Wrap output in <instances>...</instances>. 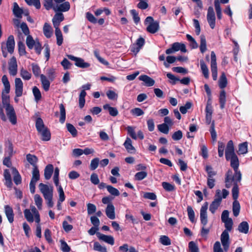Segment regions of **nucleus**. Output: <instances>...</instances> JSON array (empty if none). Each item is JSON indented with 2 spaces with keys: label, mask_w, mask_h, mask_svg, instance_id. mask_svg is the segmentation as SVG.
I'll use <instances>...</instances> for the list:
<instances>
[{
  "label": "nucleus",
  "mask_w": 252,
  "mask_h": 252,
  "mask_svg": "<svg viewBox=\"0 0 252 252\" xmlns=\"http://www.w3.org/2000/svg\"><path fill=\"white\" fill-rule=\"evenodd\" d=\"M211 71L212 74V77L214 80H217L218 77V70H217V65L216 62V56L215 52L214 51H212L211 54Z\"/></svg>",
  "instance_id": "obj_10"
},
{
  "label": "nucleus",
  "mask_w": 252,
  "mask_h": 252,
  "mask_svg": "<svg viewBox=\"0 0 252 252\" xmlns=\"http://www.w3.org/2000/svg\"><path fill=\"white\" fill-rule=\"evenodd\" d=\"M26 158L28 161L33 166V168L37 167L36 163L38 159L35 156L29 154L27 155Z\"/></svg>",
  "instance_id": "obj_32"
},
{
  "label": "nucleus",
  "mask_w": 252,
  "mask_h": 252,
  "mask_svg": "<svg viewBox=\"0 0 252 252\" xmlns=\"http://www.w3.org/2000/svg\"><path fill=\"white\" fill-rule=\"evenodd\" d=\"M55 35L57 38V44L58 45L61 46L63 42V37L60 29H55Z\"/></svg>",
  "instance_id": "obj_34"
},
{
  "label": "nucleus",
  "mask_w": 252,
  "mask_h": 252,
  "mask_svg": "<svg viewBox=\"0 0 252 252\" xmlns=\"http://www.w3.org/2000/svg\"><path fill=\"white\" fill-rule=\"evenodd\" d=\"M86 95V93L84 90H82L79 95V105L80 108H82L85 105V97Z\"/></svg>",
  "instance_id": "obj_38"
},
{
  "label": "nucleus",
  "mask_w": 252,
  "mask_h": 252,
  "mask_svg": "<svg viewBox=\"0 0 252 252\" xmlns=\"http://www.w3.org/2000/svg\"><path fill=\"white\" fill-rule=\"evenodd\" d=\"M160 242L163 245L168 246L171 244V241L168 237L163 235L161 236L159 239Z\"/></svg>",
  "instance_id": "obj_59"
},
{
  "label": "nucleus",
  "mask_w": 252,
  "mask_h": 252,
  "mask_svg": "<svg viewBox=\"0 0 252 252\" xmlns=\"http://www.w3.org/2000/svg\"><path fill=\"white\" fill-rule=\"evenodd\" d=\"M35 127L38 132L41 135V139L44 141H48L51 139V133L49 129L45 126L43 121L41 118L36 120Z\"/></svg>",
  "instance_id": "obj_6"
},
{
  "label": "nucleus",
  "mask_w": 252,
  "mask_h": 252,
  "mask_svg": "<svg viewBox=\"0 0 252 252\" xmlns=\"http://www.w3.org/2000/svg\"><path fill=\"white\" fill-rule=\"evenodd\" d=\"M59 172L60 170L58 167H56L54 170V174L53 177L54 182L56 187L59 185Z\"/></svg>",
  "instance_id": "obj_48"
},
{
  "label": "nucleus",
  "mask_w": 252,
  "mask_h": 252,
  "mask_svg": "<svg viewBox=\"0 0 252 252\" xmlns=\"http://www.w3.org/2000/svg\"><path fill=\"white\" fill-rule=\"evenodd\" d=\"M60 111L61 115L60 118V122L61 123L63 124L65 121L66 113L65 107L62 103L60 104Z\"/></svg>",
  "instance_id": "obj_33"
},
{
  "label": "nucleus",
  "mask_w": 252,
  "mask_h": 252,
  "mask_svg": "<svg viewBox=\"0 0 252 252\" xmlns=\"http://www.w3.org/2000/svg\"><path fill=\"white\" fill-rule=\"evenodd\" d=\"M240 203L238 201H234L233 203V213L235 217H237L240 212Z\"/></svg>",
  "instance_id": "obj_35"
},
{
  "label": "nucleus",
  "mask_w": 252,
  "mask_h": 252,
  "mask_svg": "<svg viewBox=\"0 0 252 252\" xmlns=\"http://www.w3.org/2000/svg\"><path fill=\"white\" fill-rule=\"evenodd\" d=\"M20 76L26 80H29L31 78L32 75L26 69L22 67L20 70Z\"/></svg>",
  "instance_id": "obj_43"
},
{
  "label": "nucleus",
  "mask_w": 252,
  "mask_h": 252,
  "mask_svg": "<svg viewBox=\"0 0 252 252\" xmlns=\"http://www.w3.org/2000/svg\"><path fill=\"white\" fill-rule=\"evenodd\" d=\"M43 32L44 35L47 38L51 37L53 33V30L51 26L47 23H45L43 28Z\"/></svg>",
  "instance_id": "obj_24"
},
{
  "label": "nucleus",
  "mask_w": 252,
  "mask_h": 252,
  "mask_svg": "<svg viewBox=\"0 0 252 252\" xmlns=\"http://www.w3.org/2000/svg\"><path fill=\"white\" fill-rule=\"evenodd\" d=\"M248 152V143L247 142L240 144L239 145L238 153L239 154H245Z\"/></svg>",
  "instance_id": "obj_39"
},
{
  "label": "nucleus",
  "mask_w": 252,
  "mask_h": 252,
  "mask_svg": "<svg viewBox=\"0 0 252 252\" xmlns=\"http://www.w3.org/2000/svg\"><path fill=\"white\" fill-rule=\"evenodd\" d=\"M140 81H143L145 83V85L148 87L153 86L155 83V80L146 75H142L139 77Z\"/></svg>",
  "instance_id": "obj_19"
},
{
  "label": "nucleus",
  "mask_w": 252,
  "mask_h": 252,
  "mask_svg": "<svg viewBox=\"0 0 252 252\" xmlns=\"http://www.w3.org/2000/svg\"><path fill=\"white\" fill-rule=\"evenodd\" d=\"M158 130L164 134H168L169 132V126L166 124H162L158 126Z\"/></svg>",
  "instance_id": "obj_47"
},
{
  "label": "nucleus",
  "mask_w": 252,
  "mask_h": 252,
  "mask_svg": "<svg viewBox=\"0 0 252 252\" xmlns=\"http://www.w3.org/2000/svg\"><path fill=\"white\" fill-rule=\"evenodd\" d=\"M200 219L203 226L201 229V235H205V205L202 206L200 210Z\"/></svg>",
  "instance_id": "obj_30"
},
{
  "label": "nucleus",
  "mask_w": 252,
  "mask_h": 252,
  "mask_svg": "<svg viewBox=\"0 0 252 252\" xmlns=\"http://www.w3.org/2000/svg\"><path fill=\"white\" fill-rule=\"evenodd\" d=\"M107 217L111 220L115 219V207L112 204L107 205L105 210Z\"/></svg>",
  "instance_id": "obj_18"
},
{
  "label": "nucleus",
  "mask_w": 252,
  "mask_h": 252,
  "mask_svg": "<svg viewBox=\"0 0 252 252\" xmlns=\"http://www.w3.org/2000/svg\"><path fill=\"white\" fill-rule=\"evenodd\" d=\"M187 211L189 220L191 222H193L194 221L195 215L192 207L190 206H188Z\"/></svg>",
  "instance_id": "obj_50"
},
{
  "label": "nucleus",
  "mask_w": 252,
  "mask_h": 252,
  "mask_svg": "<svg viewBox=\"0 0 252 252\" xmlns=\"http://www.w3.org/2000/svg\"><path fill=\"white\" fill-rule=\"evenodd\" d=\"M5 47L8 52L12 54L15 48V41L14 36L12 35L8 36Z\"/></svg>",
  "instance_id": "obj_15"
},
{
  "label": "nucleus",
  "mask_w": 252,
  "mask_h": 252,
  "mask_svg": "<svg viewBox=\"0 0 252 252\" xmlns=\"http://www.w3.org/2000/svg\"><path fill=\"white\" fill-rule=\"evenodd\" d=\"M207 21L211 28L213 29L216 25V17L213 8L209 7L207 12Z\"/></svg>",
  "instance_id": "obj_12"
},
{
  "label": "nucleus",
  "mask_w": 252,
  "mask_h": 252,
  "mask_svg": "<svg viewBox=\"0 0 252 252\" xmlns=\"http://www.w3.org/2000/svg\"><path fill=\"white\" fill-rule=\"evenodd\" d=\"M96 235L99 240H102L111 245H114V239L112 236L106 235L99 232L96 233Z\"/></svg>",
  "instance_id": "obj_16"
},
{
  "label": "nucleus",
  "mask_w": 252,
  "mask_h": 252,
  "mask_svg": "<svg viewBox=\"0 0 252 252\" xmlns=\"http://www.w3.org/2000/svg\"><path fill=\"white\" fill-rule=\"evenodd\" d=\"M94 56L97 58V59L99 61L100 63H101L107 65L109 64V63L107 61L105 60L103 58H101L99 54V52L98 50H95L94 52Z\"/></svg>",
  "instance_id": "obj_55"
},
{
  "label": "nucleus",
  "mask_w": 252,
  "mask_h": 252,
  "mask_svg": "<svg viewBox=\"0 0 252 252\" xmlns=\"http://www.w3.org/2000/svg\"><path fill=\"white\" fill-rule=\"evenodd\" d=\"M67 57L69 59L75 61V65L77 67L85 68L90 66L89 63L85 62L84 60L82 58L76 57L71 55H67Z\"/></svg>",
  "instance_id": "obj_8"
},
{
  "label": "nucleus",
  "mask_w": 252,
  "mask_h": 252,
  "mask_svg": "<svg viewBox=\"0 0 252 252\" xmlns=\"http://www.w3.org/2000/svg\"><path fill=\"white\" fill-rule=\"evenodd\" d=\"M189 252H199L198 247L194 241L189 242Z\"/></svg>",
  "instance_id": "obj_51"
},
{
  "label": "nucleus",
  "mask_w": 252,
  "mask_h": 252,
  "mask_svg": "<svg viewBox=\"0 0 252 252\" xmlns=\"http://www.w3.org/2000/svg\"><path fill=\"white\" fill-rule=\"evenodd\" d=\"M4 213L10 223L14 221V213L12 208L9 205L4 206Z\"/></svg>",
  "instance_id": "obj_17"
},
{
  "label": "nucleus",
  "mask_w": 252,
  "mask_h": 252,
  "mask_svg": "<svg viewBox=\"0 0 252 252\" xmlns=\"http://www.w3.org/2000/svg\"><path fill=\"white\" fill-rule=\"evenodd\" d=\"M159 29V23L155 21L153 23H151L147 27V31L151 33H155L158 31Z\"/></svg>",
  "instance_id": "obj_25"
},
{
  "label": "nucleus",
  "mask_w": 252,
  "mask_h": 252,
  "mask_svg": "<svg viewBox=\"0 0 252 252\" xmlns=\"http://www.w3.org/2000/svg\"><path fill=\"white\" fill-rule=\"evenodd\" d=\"M182 137L183 133L180 130L175 132L172 135V138L175 141H178L181 139Z\"/></svg>",
  "instance_id": "obj_62"
},
{
  "label": "nucleus",
  "mask_w": 252,
  "mask_h": 252,
  "mask_svg": "<svg viewBox=\"0 0 252 252\" xmlns=\"http://www.w3.org/2000/svg\"><path fill=\"white\" fill-rule=\"evenodd\" d=\"M147 176V173L145 171H140L136 173L134 176L135 179L141 181Z\"/></svg>",
  "instance_id": "obj_54"
},
{
  "label": "nucleus",
  "mask_w": 252,
  "mask_h": 252,
  "mask_svg": "<svg viewBox=\"0 0 252 252\" xmlns=\"http://www.w3.org/2000/svg\"><path fill=\"white\" fill-rule=\"evenodd\" d=\"M124 145L126 149L127 152L130 154H134L136 152L135 148L132 145L131 140L127 137L125 142L124 143Z\"/></svg>",
  "instance_id": "obj_20"
},
{
  "label": "nucleus",
  "mask_w": 252,
  "mask_h": 252,
  "mask_svg": "<svg viewBox=\"0 0 252 252\" xmlns=\"http://www.w3.org/2000/svg\"><path fill=\"white\" fill-rule=\"evenodd\" d=\"M225 158L227 160H230L231 166L234 169L235 174L233 175L231 170H228L225 174V187L229 188L232 186V181L236 180L237 181H241V174L238 170L239 160L237 156L234 153L233 142L229 140L226 146L225 150Z\"/></svg>",
  "instance_id": "obj_1"
},
{
  "label": "nucleus",
  "mask_w": 252,
  "mask_h": 252,
  "mask_svg": "<svg viewBox=\"0 0 252 252\" xmlns=\"http://www.w3.org/2000/svg\"><path fill=\"white\" fill-rule=\"evenodd\" d=\"M13 13L16 17L21 18L24 13V10L19 6L17 2H15L13 3Z\"/></svg>",
  "instance_id": "obj_23"
},
{
  "label": "nucleus",
  "mask_w": 252,
  "mask_h": 252,
  "mask_svg": "<svg viewBox=\"0 0 252 252\" xmlns=\"http://www.w3.org/2000/svg\"><path fill=\"white\" fill-rule=\"evenodd\" d=\"M222 200L221 197V190L218 189L216 191V198L210 206V210L212 213H214L218 209Z\"/></svg>",
  "instance_id": "obj_9"
},
{
  "label": "nucleus",
  "mask_w": 252,
  "mask_h": 252,
  "mask_svg": "<svg viewBox=\"0 0 252 252\" xmlns=\"http://www.w3.org/2000/svg\"><path fill=\"white\" fill-rule=\"evenodd\" d=\"M131 113L135 116H140L144 114V111L139 108H135L131 110Z\"/></svg>",
  "instance_id": "obj_63"
},
{
  "label": "nucleus",
  "mask_w": 252,
  "mask_h": 252,
  "mask_svg": "<svg viewBox=\"0 0 252 252\" xmlns=\"http://www.w3.org/2000/svg\"><path fill=\"white\" fill-rule=\"evenodd\" d=\"M34 200L35 202V204L36 205L37 207L39 210H41L42 208V199L41 196L38 194H36L34 196Z\"/></svg>",
  "instance_id": "obj_46"
},
{
  "label": "nucleus",
  "mask_w": 252,
  "mask_h": 252,
  "mask_svg": "<svg viewBox=\"0 0 252 252\" xmlns=\"http://www.w3.org/2000/svg\"><path fill=\"white\" fill-rule=\"evenodd\" d=\"M1 81L4 86V89L2 91V103L5 105L6 114L10 122L12 124L15 125L17 123V117L14 109L13 106L8 103L6 96H4V94H8L10 90V83L6 75H4L2 77Z\"/></svg>",
  "instance_id": "obj_3"
},
{
  "label": "nucleus",
  "mask_w": 252,
  "mask_h": 252,
  "mask_svg": "<svg viewBox=\"0 0 252 252\" xmlns=\"http://www.w3.org/2000/svg\"><path fill=\"white\" fill-rule=\"evenodd\" d=\"M227 85V79L225 73L222 72L219 80V86L221 89H223Z\"/></svg>",
  "instance_id": "obj_41"
},
{
  "label": "nucleus",
  "mask_w": 252,
  "mask_h": 252,
  "mask_svg": "<svg viewBox=\"0 0 252 252\" xmlns=\"http://www.w3.org/2000/svg\"><path fill=\"white\" fill-rule=\"evenodd\" d=\"M36 42H35L32 37L30 35H28L27 37V39H26V44H27V45L28 46V47L30 49H32L33 48V46H34V45L36 44Z\"/></svg>",
  "instance_id": "obj_44"
},
{
  "label": "nucleus",
  "mask_w": 252,
  "mask_h": 252,
  "mask_svg": "<svg viewBox=\"0 0 252 252\" xmlns=\"http://www.w3.org/2000/svg\"><path fill=\"white\" fill-rule=\"evenodd\" d=\"M24 216L29 222H32L34 220L33 214L30 209H26L24 211Z\"/></svg>",
  "instance_id": "obj_36"
},
{
  "label": "nucleus",
  "mask_w": 252,
  "mask_h": 252,
  "mask_svg": "<svg viewBox=\"0 0 252 252\" xmlns=\"http://www.w3.org/2000/svg\"><path fill=\"white\" fill-rule=\"evenodd\" d=\"M12 172L14 174L13 181L14 183L18 185L21 183L22 178L18 171L14 167L12 168Z\"/></svg>",
  "instance_id": "obj_28"
},
{
  "label": "nucleus",
  "mask_w": 252,
  "mask_h": 252,
  "mask_svg": "<svg viewBox=\"0 0 252 252\" xmlns=\"http://www.w3.org/2000/svg\"><path fill=\"white\" fill-rule=\"evenodd\" d=\"M213 112V109L211 106V100L209 97L207 101V106H206V125L209 126L208 130L210 132L212 139L213 142H215L217 140V135L215 128V121L212 120Z\"/></svg>",
  "instance_id": "obj_4"
},
{
  "label": "nucleus",
  "mask_w": 252,
  "mask_h": 252,
  "mask_svg": "<svg viewBox=\"0 0 252 252\" xmlns=\"http://www.w3.org/2000/svg\"><path fill=\"white\" fill-rule=\"evenodd\" d=\"M66 128L73 137H75L77 135V131L72 124L69 123L66 124Z\"/></svg>",
  "instance_id": "obj_53"
},
{
  "label": "nucleus",
  "mask_w": 252,
  "mask_h": 252,
  "mask_svg": "<svg viewBox=\"0 0 252 252\" xmlns=\"http://www.w3.org/2000/svg\"><path fill=\"white\" fill-rule=\"evenodd\" d=\"M192 105L191 102H187L184 106H182L180 107V111L183 114H185L191 107Z\"/></svg>",
  "instance_id": "obj_49"
},
{
  "label": "nucleus",
  "mask_w": 252,
  "mask_h": 252,
  "mask_svg": "<svg viewBox=\"0 0 252 252\" xmlns=\"http://www.w3.org/2000/svg\"><path fill=\"white\" fill-rule=\"evenodd\" d=\"M225 148V145L223 143L219 141L218 142V154L220 157H222L223 156V151Z\"/></svg>",
  "instance_id": "obj_61"
},
{
  "label": "nucleus",
  "mask_w": 252,
  "mask_h": 252,
  "mask_svg": "<svg viewBox=\"0 0 252 252\" xmlns=\"http://www.w3.org/2000/svg\"><path fill=\"white\" fill-rule=\"evenodd\" d=\"M54 171V166L51 164H48L44 169V175L46 180L51 178Z\"/></svg>",
  "instance_id": "obj_22"
},
{
  "label": "nucleus",
  "mask_w": 252,
  "mask_h": 252,
  "mask_svg": "<svg viewBox=\"0 0 252 252\" xmlns=\"http://www.w3.org/2000/svg\"><path fill=\"white\" fill-rule=\"evenodd\" d=\"M18 50L20 56L24 55L26 54L25 46L24 43L22 41L18 43Z\"/></svg>",
  "instance_id": "obj_58"
},
{
  "label": "nucleus",
  "mask_w": 252,
  "mask_h": 252,
  "mask_svg": "<svg viewBox=\"0 0 252 252\" xmlns=\"http://www.w3.org/2000/svg\"><path fill=\"white\" fill-rule=\"evenodd\" d=\"M162 186L163 188L167 191H172L175 189V186L168 182H162Z\"/></svg>",
  "instance_id": "obj_45"
},
{
  "label": "nucleus",
  "mask_w": 252,
  "mask_h": 252,
  "mask_svg": "<svg viewBox=\"0 0 252 252\" xmlns=\"http://www.w3.org/2000/svg\"><path fill=\"white\" fill-rule=\"evenodd\" d=\"M240 181H237L236 180L232 181V185L233 184V187L232 189V197L234 201H237V199L239 196V188L238 186V183Z\"/></svg>",
  "instance_id": "obj_21"
},
{
  "label": "nucleus",
  "mask_w": 252,
  "mask_h": 252,
  "mask_svg": "<svg viewBox=\"0 0 252 252\" xmlns=\"http://www.w3.org/2000/svg\"><path fill=\"white\" fill-rule=\"evenodd\" d=\"M39 189L42 193L44 199L47 201V205L49 208H52L54 205L52 201L53 196V187L43 183H40Z\"/></svg>",
  "instance_id": "obj_5"
},
{
  "label": "nucleus",
  "mask_w": 252,
  "mask_h": 252,
  "mask_svg": "<svg viewBox=\"0 0 252 252\" xmlns=\"http://www.w3.org/2000/svg\"><path fill=\"white\" fill-rule=\"evenodd\" d=\"M43 5L46 10L53 9L56 12L52 19V22L54 28L59 29L60 23L64 19L62 12L69 10V2L65 1V0H44Z\"/></svg>",
  "instance_id": "obj_2"
},
{
  "label": "nucleus",
  "mask_w": 252,
  "mask_h": 252,
  "mask_svg": "<svg viewBox=\"0 0 252 252\" xmlns=\"http://www.w3.org/2000/svg\"><path fill=\"white\" fill-rule=\"evenodd\" d=\"M40 179L39 171L38 167L33 168L32 171V177L30 183V189L32 193H34L35 189V184Z\"/></svg>",
  "instance_id": "obj_7"
},
{
  "label": "nucleus",
  "mask_w": 252,
  "mask_h": 252,
  "mask_svg": "<svg viewBox=\"0 0 252 252\" xmlns=\"http://www.w3.org/2000/svg\"><path fill=\"white\" fill-rule=\"evenodd\" d=\"M60 243L61 249L63 252H69L70 251V248L63 240H61Z\"/></svg>",
  "instance_id": "obj_56"
},
{
  "label": "nucleus",
  "mask_w": 252,
  "mask_h": 252,
  "mask_svg": "<svg viewBox=\"0 0 252 252\" xmlns=\"http://www.w3.org/2000/svg\"><path fill=\"white\" fill-rule=\"evenodd\" d=\"M9 72L12 76H15L17 73V63L16 59L13 57L9 63Z\"/></svg>",
  "instance_id": "obj_14"
},
{
  "label": "nucleus",
  "mask_w": 252,
  "mask_h": 252,
  "mask_svg": "<svg viewBox=\"0 0 252 252\" xmlns=\"http://www.w3.org/2000/svg\"><path fill=\"white\" fill-rule=\"evenodd\" d=\"M238 229L241 233L247 234L249 229L248 223L247 221H242L238 225Z\"/></svg>",
  "instance_id": "obj_27"
},
{
  "label": "nucleus",
  "mask_w": 252,
  "mask_h": 252,
  "mask_svg": "<svg viewBox=\"0 0 252 252\" xmlns=\"http://www.w3.org/2000/svg\"><path fill=\"white\" fill-rule=\"evenodd\" d=\"M130 13L132 15L134 23L136 24H138L140 21V17H139L138 13L135 9L131 10Z\"/></svg>",
  "instance_id": "obj_64"
},
{
  "label": "nucleus",
  "mask_w": 252,
  "mask_h": 252,
  "mask_svg": "<svg viewBox=\"0 0 252 252\" xmlns=\"http://www.w3.org/2000/svg\"><path fill=\"white\" fill-rule=\"evenodd\" d=\"M40 79L43 88L45 91H48L49 89L50 83L46 77L43 74L40 75Z\"/></svg>",
  "instance_id": "obj_29"
},
{
  "label": "nucleus",
  "mask_w": 252,
  "mask_h": 252,
  "mask_svg": "<svg viewBox=\"0 0 252 252\" xmlns=\"http://www.w3.org/2000/svg\"><path fill=\"white\" fill-rule=\"evenodd\" d=\"M15 94L17 97H20L23 94V83L21 79L16 78L15 79Z\"/></svg>",
  "instance_id": "obj_13"
},
{
  "label": "nucleus",
  "mask_w": 252,
  "mask_h": 252,
  "mask_svg": "<svg viewBox=\"0 0 252 252\" xmlns=\"http://www.w3.org/2000/svg\"><path fill=\"white\" fill-rule=\"evenodd\" d=\"M219 101L220 103V107L221 109H223L224 107L226 101L225 92L224 90L220 92Z\"/></svg>",
  "instance_id": "obj_40"
},
{
  "label": "nucleus",
  "mask_w": 252,
  "mask_h": 252,
  "mask_svg": "<svg viewBox=\"0 0 252 252\" xmlns=\"http://www.w3.org/2000/svg\"><path fill=\"white\" fill-rule=\"evenodd\" d=\"M99 162L98 158H94L91 161L90 168L91 170H94L98 167Z\"/></svg>",
  "instance_id": "obj_57"
},
{
  "label": "nucleus",
  "mask_w": 252,
  "mask_h": 252,
  "mask_svg": "<svg viewBox=\"0 0 252 252\" xmlns=\"http://www.w3.org/2000/svg\"><path fill=\"white\" fill-rule=\"evenodd\" d=\"M5 155H7L8 157H11L13 154V145L11 142L8 143V145L5 151Z\"/></svg>",
  "instance_id": "obj_60"
},
{
  "label": "nucleus",
  "mask_w": 252,
  "mask_h": 252,
  "mask_svg": "<svg viewBox=\"0 0 252 252\" xmlns=\"http://www.w3.org/2000/svg\"><path fill=\"white\" fill-rule=\"evenodd\" d=\"M94 250L99 252H107L106 248L105 246L101 245L97 242H95L94 243Z\"/></svg>",
  "instance_id": "obj_42"
},
{
  "label": "nucleus",
  "mask_w": 252,
  "mask_h": 252,
  "mask_svg": "<svg viewBox=\"0 0 252 252\" xmlns=\"http://www.w3.org/2000/svg\"><path fill=\"white\" fill-rule=\"evenodd\" d=\"M103 109L105 110H108L109 114L113 117H115L118 114V111L115 107H111L109 104H106L103 105Z\"/></svg>",
  "instance_id": "obj_31"
},
{
  "label": "nucleus",
  "mask_w": 252,
  "mask_h": 252,
  "mask_svg": "<svg viewBox=\"0 0 252 252\" xmlns=\"http://www.w3.org/2000/svg\"><path fill=\"white\" fill-rule=\"evenodd\" d=\"M108 191L112 195L117 196L120 195L119 191L112 186L108 185L107 187Z\"/></svg>",
  "instance_id": "obj_52"
},
{
  "label": "nucleus",
  "mask_w": 252,
  "mask_h": 252,
  "mask_svg": "<svg viewBox=\"0 0 252 252\" xmlns=\"http://www.w3.org/2000/svg\"><path fill=\"white\" fill-rule=\"evenodd\" d=\"M32 93L34 97V99L36 102H38L41 98V94L39 89L34 86L32 88Z\"/></svg>",
  "instance_id": "obj_37"
},
{
  "label": "nucleus",
  "mask_w": 252,
  "mask_h": 252,
  "mask_svg": "<svg viewBox=\"0 0 252 252\" xmlns=\"http://www.w3.org/2000/svg\"><path fill=\"white\" fill-rule=\"evenodd\" d=\"M220 241L224 251H227L230 245L229 236L227 230H224L222 232L220 236Z\"/></svg>",
  "instance_id": "obj_11"
},
{
  "label": "nucleus",
  "mask_w": 252,
  "mask_h": 252,
  "mask_svg": "<svg viewBox=\"0 0 252 252\" xmlns=\"http://www.w3.org/2000/svg\"><path fill=\"white\" fill-rule=\"evenodd\" d=\"M172 46L173 47V49L174 50L175 52H177L179 50L184 53H186L187 52L186 45L183 43L175 42L172 44Z\"/></svg>",
  "instance_id": "obj_26"
}]
</instances>
